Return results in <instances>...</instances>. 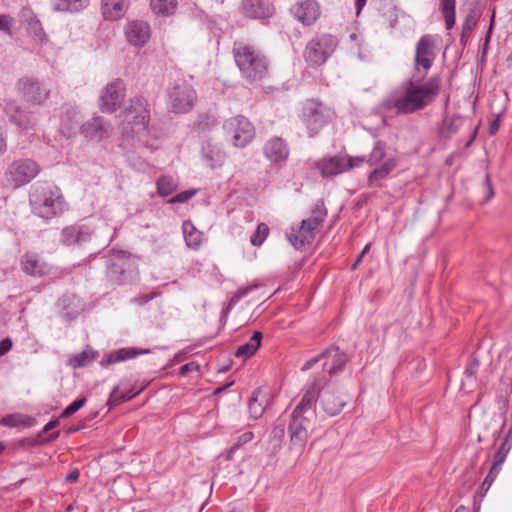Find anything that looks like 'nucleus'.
I'll return each instance as SVG.
<instances>
[{
  "label": "nucleus",
  "instance_id": "15",
  "mask_svg": "<svg viewBox=\"0 0 512 512\" xmlns=\"http://www.w3.org/2000/svg\"><path fill=\"white\" fill-rule=\"evenodd\" d=\"M126 95L125 83L121 79H115L105 86L100 94L99 107L103 113H113L117 111Z\"/></svg>",
  "mask_w": 512,
  "mask_h": 512
},
{
  "label": "nucleus",
  "instance_id": "18",
  "mask_svg": "<svg viewBox=\"0 0 512 512\" xmlns=\"http://www.w3.org/2000/svg\"><path fill=\"white\" fill-rule=\"evenodd\" d=\"M124 33L127 41L131 45L142 48L148 43L151 37V28L146 21L133 20L125 25Z\"/></svg>",
  "mask_w": 512,
  "mask_h": 512
},
{
  "label": "nucleus",
  "instance_id": "25",
  "mask_svg": "<svg viewBox=\"0 0 512 512\" xmlns=\"http://www.w3.org/2000/svg\"><path fill=\"white\" fill-rule=\"evenodd\" d=\"M58 305L63 312V316L68 320L77 318L85 309V304L75 294H65L59 301Z\"/></svg>",
  "mask_w": 512,
  "mask_h": 512
},
{
  "label": "nucleus",
  "instance_id": "29",
  "mask_svg": "<svg viewBox=\"0 0 512 512\" xmlns=\"http://www.w3.org/2000/svg\"><path fill=\"white\" fill-rule=\"evenodd\" d=\"M150 353L149 349H137V348H121L114 351L104 357L101 361L102 366L112 365L121 361L133 359L138 355H144Z\"/></svg>",
  "mask_w": 512,
  "mask_h": 512
},
{
  "label": "nucleus",
  "instance_id": "21",
  "mask_svg": "<svg viewBox=\"0 0 512 512\" xmlns=\"http://www.w3.org/2000/svg\"><path fill=\"white\" fill-rule=\"evenodd\" d=\"M22 270L31 276L42 277L51 271V266L36 253L28 252L21 258Z\"/></svg>",
  "mask_w": 512,
  "mask_h": 512
},
{
  "label": "nucleus",
  "instance_id": "59",
  "mask_svg": "<svg viewBox=\"0 0 512 512\" xmlns=\"http://www.w3.org/2000/svg\"><path fill=\"white\" fill-rule=\"evenodd\" d=\"M12 348V341L10 338H5L0 341V356L6 354Z\"/></svg>",
  "mask_w": 512,
  "mask_h": 512
},
{
  "label": "nucleus",
  "instance_id": "28",
  "mask_svg": "<svg viewBox=\"0 0 512 512\" xmlns=\"http://www.w3.org/2000/svg\"><path fill=\"white\" fill-rule=\"evenodd\" d=\"M129 7V0H101V10L106 20L121 19Z\"/></svg>",
  "mask_w": 512,
  "mask_h": 512
},
{
  "label": "nucleus",
  "instance_id": "7",
  "mask_svg": "<svg viewBox=\"0 0 512 512\" xmlns=\"http://www.w3.org/2000/svg\"><path fill=\"white\" fill-rule=\"evenodd\" d=\"M334 117V111L315 99H308L302 104L301 121L306 126L309 136L313 137Z\"/></svg>",
  "mask_w": 512,
  "mask_h": 512
},
{
  "label": "nucleus",
  "instance_id": "19",
  "mask_svg": "<svg viewBox=\"0 0 512 512\" xmlns=\"http://www.w3.org/2000/svg\"><path fill=\"white\" fill-rule=\"evenodd\" d=\"M81 134L90 141H102L110 136V124L100 116H94L80 127Z\"/></svg>",
  "mask_w": 512,
  "mask_h": 512
},
{
  "label": "nucleus",
  "instance_id": "61",
  "mask_svg": "<svg viewBox=\"0 0 512 512\" xmlns=\"http://www.w3.org/2000/svg\"><path fill=\"white\" fill-rule=\"evenodd\" d=\"M370 246H371V244H370V243H368L367 245H365V247L363 248V250L361 251V253L358 255V257H357V259H356L355 263L353 264V266H352V270H354V269L359 265V263L362 261L363 256H364V255L369 251Z\"/></svg>",
  "mask_w": 512,
  "mask_h": 512
},
{
  "label": "nucleus",
  "instance_id": "51",
  "mask_svg": "<svg viewBox=\"0 0 512 512\" xmlns=\"http://www.w3.org/2000/svg\"><path fill=\"white\" fill-rule=\"evenodd\" d=\"M86 403V398H80L69 404L61 413V417L66 418L81 409Z\"/></svg>",
  "mask_w": 512,
  "mask_h": 512
},
{
  "label": "nucleus",
  "instance_id": "24",
  "mask_svg": "<svg viewBox=\"0 0 512 512\" xmlns=\"http://www.w3.org/2000/svg\"><path fill=\"white\" fill-rule=\"evenodd\" d=\"M324 367L326 371L334 376L342 371L347 362V356L338 348L331 347L323 352Z\"/></svg>",
  "mask_w": 512,
  "mask_h": 512
},
{
  "label": "nucleus",
  "instance_id": "39",
  "mask_svg": "<svg viewBox=\"0 0 512 512\" xmlns=\"http://www.w3.org/2000/svg\"><path fill=\"white\" fill-rule=\"evenodd\" d=\"M327 216V209L325 207L324 201L319 200L315 204L311 216L308 219H305L307 221V224H311L316 229L322 225L325 218Z\"/></svg>",
  "mask_w": 512,
  "mask_h": 512
},
{
  "label": "nucleus",
  "instance_id": "49",
  "mask_svg": "<svg viewBox=\"0 0 512 512\" xmlns=\"http://www.w3.org/2000/svg\"><path fill=\"white\" fill-rule=\"evenodd\" d=\"M343 158H344L345 172L349 171V170H351V169H353L355 167H359L364 162L367 163V157L366 156H355V157L343 156Z\"/></svg>",
  "mask_w": 512,
  "mask_h": 512
},
{
  "label": "nucleus",
  "instance_id": "3",
  "mask_svg": "<svg viewBox=\"0 0 512 512\" xmlns=\"http://www.w3.org/2000/svg\"><path fill=\"white\" fill-rule=\"evenodd\" d=\"M232 54L241 76L247 81L255 82L267 76L268 60L256 46L238 41L233 45Z\"/></svg>",
  "mask_w": 512,
  "mask_h": 512
},
{
  "label": "nucleus",
  "instance_id": "58",
  "mask_svg": "<svg viewBox=\"0 0 512 512\" xmlns=\"http://www.w3.org/2000/svg\"><path fill=\"white\" fill-rule=\"evenodd\" d=\"M321 360H323V352L321 354L317 355L316 357H313L310 360L306 361L303 364L301 371L310 370L316 363H318Z\"/></svg>",
  "mask_w": 512,
  "mask_h": 512
},
{
  "label": "nucleus",
  "instance_id": "45",
  "mask_svg": "<svg viewBox=\"0 0 512 512\" xmlns=\"http://www.w3.org/2000/svg\"><path fill=\"white\" fill-rule=\"evenodd\" d=\"M137 393H132L130 391L123 392L119 387H115L110 394V398L108 404L117 405L121 402L127 401L133 398Z\"/></svg>",
  "mask_w": 512,
  "mask_h": 512
},
{
  "label": "nucleus",
  "instance_id": "48",
  "mask_svg": "<svg viewBox=\"0 0 512 512\" xmlns=\"http://www.w3.org/2000/svg\"><path fill=\"white\" fill-rule=\"evenodd\" d=\"M285 436V425L278 424L275 425L270 433V442L274 444L275 447H279L282 443Z\"/></svg>",
  "mask_w": 512,
  "mask_h": 512
},
{
  "label": "nucleus",
  "instance_id": "20",
  "mask_svg": "<svg viewBox=\"0 0 512 512\" xmlns=\"http://www.w3.org/2000/svg\"><path fill=\"white\" fill-rule=\"evenodd\" d=\"M265 157L272 163L285 162L289 157V147L280 137L270 138L263 147Z\"/></svg>",
  "mask_w": 512,
  "mask_h": 512
},
{
  "label": "nucleus",
  "instance_id": "10",
  "mask_svg": "<svg viewBox=\"0 0 512 512\" xmlns=\"http://www.w3.org/2000/svg\"><path fill=\"white\" fill-rule=\"evenodd\" d=\"M196 101V91L185 81L175 83L167 91V107L173 113L189 112Z\"/></svg>",
  "mask_w": 512,
  "mask_h": 512
},
{
  "label": "nucleus",
  "instance_id": "26",
  "mask_svg": "<svg viewBox=\"0 0 512 512\" xmlns=\"http://www.w3.org/2000/svg\"><path fill=\"white\" fill-rule=\"evenodd\" d=\"M5 112L20 129H30L35 124L33 115L21 109L15 102L7 103Z\"/></svg>",
  "mask_w": 512,
  "mask_h": 512
},
{
  "label": "nucleus",
  "instance_id": "35",
  "mask_svg": "<svg viewBox=\"0 0 512 512\" xmlns=\"http://www.w3.org/2000/svg\"><path fill=\"white\" fill-rule=\"evenodd\" d=\"M98 357V352L90 347L80 353L72 355L68 359V365L74 369L82 368L93 362Z\"/></svg>",
  "mask_w": 512,
  "mask_h": 512
},
{
  "label": "nucleus",
  "instance_id": "57",
  "mask_svg": "<svg viewBox=\"0 0 512 512\" xmlns=\"http://www.w3.org/2000/svg\"><path fill=\"white\" fill-rule=\"evenodd\" d=\"M478 367H479V361L477 359L471 360L465 370L466 376L474 377L477 373Z\"/></svg>",
  "mask_w": 512,
  "mask_h": 512
},
{
  "label": "nucleus",
  "instance_id": "44",
  "mask_svg": "<svg viewBox=\"0 0 512 512\" xmlns=\"http://www.w3.org/2000/svg\"><path fill=\"white\" fill-rule=\"evenodd\" d=\"M254 438V434L253 432H250V431H247L245 433H243L242 435H240L237 439V441L231 446V448L229 449L228 453H227V456H226V459L227 460H232L233 459V455L234 453L239 449L241 448L242 446H244L245 444L249 443L250 441H252Z\"/></svg>",
  "mask_w": 512,
  "mask_h": 512
},
{
  "label": "nucleus",
  "instance_id": "14",
  "mask_svg": "<svg viewBox=\"0 0 512 512\" xmlns=\"http://www.w3.org/2000/svg\"><path fill=\"white\" fill-rule=\"evenodd\" d=\"M436 58L435 42L431 35H423L417 42L414 58V70L425 77Z\"/></svg>",
  "mask_w": 512,
  "mask_h": 512
},
{
  "label": "nucleus",
  "instance_id": "8",
  "mask_svg": "<svg viewBox=\"0 0 512 512\" xmlns=\"http://www.w3.org/2000/svg\"><path fill=\"white\" fill-rule=\"evenodd\" d=\"M40 172L39 165L32 159H17L8 165L4 173L5 185L11 189L30 183Z\"/></svg>",
  "mask_w": 512,
  "mask_h": 512
},
{
  "label": "nucleus",
  "instance_id": "55",
  "mask_svg": "<svg viewBox=\"0 0 512 512\" xmlns=\"http://www.w3.org/2000/svg\"><path fill=\"white\" fill-rule=\"evenodd\" d=\"M484 188L486 191V196H485L484 201L488 202L494 196V189H493V185H492L491 178H490L489 174H486V176H485Z\"/></svg>",
  "mask_w": 512,
  "mask_h": 512
},
{
  "label": "nucleus",
  "instance_id": "43",
  "mask_svg": "<svg viewBox=\"0 0 512 512\" xmlns=\"http://www.w3.org/2000/svg\"><path fill=\"white\" fill-rule=\"evenodd\" d=\"M27 31L39 43H43L46 40L45 32L38 19L28 21Z\"/></svg>",
  "mask_w": 512,
  "mask_h": 512
},
{
  "label": "nucleus",
  "instance_id": "46",
  "mask_svg": "<svg viewBox=\"0 0 512 512\" xmlns=\"http://www.w3.org/2000/svg\"><path fill=\"white\" fill-rule=\"evenodd\" d=\"M269 228L265 223L258 224L254 234L251 236L250 242L253 246H260L268 236Z\"/></svg>",
  "mask_w": 512,
  "mask_h": 512
},
{
  "label": "nucleus",
  "instance_id": "1",
  "mask_svg": "<svg viewBox=\"0 0 512 512\" xmlns=\"http://www.w3.org/2000/svg\"><path fill=\"white\" fill-rule=\"evenodd\" d=\"M441 80L437 76L425 82L408 80L391 92L382 102L384 110L396 114H412L430 105L439 94Z\"/></svg>",
  "mask_w": 512,
  "mask_h": 512
},
{
  "label": "nucleus",
  "instance_id": "40",
  "mask_svg": "<svg viewBox=\"0 0 512 512\" xmlns=\"http://www.w3.org/2000/svg\"><path fill=\"white\" fill-rule=\"evenodd\" d=\"M455 4L456 0H440V8L447 30L452 29L455 24Z\"/></svg>",
  "mask_w": 512,
  "mask_h": 512
},
{
  "label": "nucleus",
  "instance_id": "53",
  "mask_svg": "<svg viewBox=\"0 0 512 512\" xmlns=\"http://www.w3.org/2000/svg\"><path fill=\"white\" fill-rule=\"evenodd\" d=\"M195 194H196V190L183 191V192L178 193L177 195L173 196L172 198H170L168 202L171 204L185 203L188 200H190Z\"/></svg>",
  "mask_w": 512,
  "mask_h": 512
},
{
  "label": "nucleus",
  "instance_id": "54",
  "mask_svg": "<svg viewBox=\"0 0 512 512\" xmlns=\"http://www.w3.org/2000/svg\"><path fill=\"white\" fill-rule=\"evenodd\" d=\"M12 25H13V19L8 14H1L0 15V31L12 35Z\"/></svg>",
  "mask_w": 512,
  "mask_h": 512
},
{
  "label": "nucleus",
  "instance_id": "52",
  "mask_svg": "<svg viewBox=\"0 0 512 512\" xmlns=\"http://www.w3.org/2000/svg\"><path fill=\"white\" fill-rule=\"evenodd\" d=\"M511 448H512L511 444L506 443L502 440L501 445L499 446L498 450L496 451V453L494 455V459H497L498 463H504Z\"/></svg>",
  "mask_w": 512,
  "mask_h": 512
},
{
  "label": "nucleus",
  "instance_id": "63",
  "mask_svg": "<svg viewBox=\"0 0 512 512\" xmlns=\"http://www.w3.org/2000/svg\"><path fill=\"white\" fill-rule=\"evenodd\" d=\"M59 424V419L58 418H55V419H52L51 421H49L44 427H43V432L46 433L52 429H54L55 427H57Z\"/></svg>",
  "mask_w": 512,
  "mask_h": 512
},
{
  "label": "nucleus",
  "instance_id": "23",
  "mask_svg": "<svg viewBox=\"0 0 512 512\" xmlns=\"http://www.w3.org/2000/svg\"><path fill=\"white\" fill-rule=\"evenodd\" d=\"M315 230V227H313L310 223L307 224L306 220H303L298 228L291 229V231L287 234V238L296 249H300L304 245L312 242L315 236Z\"/></svg>",
  "mask_w": 512,
  "mask_h": 512
},
{
  "label": "nucleus",
  "instance_id": "5",
  "mask_svg": "<svg viewBox=\"0 0 512 512\" xmlns=\"http://www.w3.org/2000/svg\"><path fill=\"white\" fill-rule=\"evenodd\" d=\"M367 164L372 167L368 174V184L370 187H377L379 182L387 178L397 167L398 159L395 155L388 153L387 144L379 140L367 156Z\"/></svg>",
  "mask_w": 512,
  "mask_h": 512
},
{
  "label": "nucleus",
  "instance_id": "34",
  "mask_svg": "<svg viewBox=\"0 0 512 512\" xmlns=\"http://www.w3.org/2000/svg\"><path fill=\"white\" fill-rule=\"evenodd\" d=\"M261 340L262 333L259 331H255L247 343L240 345L237 348L235 356L242 359H247L251 357L259 349L261 345Z\"/></svg>",
  "mask_w": 512,
  "mask_h": 512
},
{
  "label": "nucleus",
  "instance_id": "17",
  "mask_svg": "<svg viewBox=\"0 0 512 512\" xmlns=\"http://www.w3.org/2000/svg\"><path fill=\"white\" fill-rule=\"evenodd\" d=\"M317 380H321L322 384L318 389V393L316 394V397L319 398L320 405L323 409V411L328 416H335L339 414L343 407L346 404V400L343 399L341 396H337L333 390L330 388L323 389L325 386V380L321 377H317L313 380L312 383H314Z\"/></svg>",
  "mask_w": 512,
  "mask_h": 512
},
{
  "label": "nucleus",
  "instance_id": "16",
  "mask_svg": "<svg viewBox=\"0 0 512 512\" xmlns=\"http://www.w3.org/2000/svg\"><path fill=\"white\" fill-rule=\"evenodd\" d=\"M291 16L304 26H311L321 16V8L316 0H299L291 5Z\"/></svg>",
  "mask_w": 512,
  "mask_h": 512
},
{
  "label": "nucleus",
  "instance_id": "42",
  "mask_svg": "<svg viewBox=\"0 0 512 512\" xmlns=\"http://www.w3.org/2000/svg\"><path fill=\"white\" fill-rule=\"evenodd\" d=\"M260 394V390L253 391L251 399L248 404L250 416L255 420L259 419L264 412V406L258 400Z\"/></svg>",
  "mask_w": 512,
  "mask_h": 512
},
{
  "label": "nucleus",
  "instance_id": "12",
  "mask_svg": "<svg viewBox=\"0 0 512 512\" xmlns=\"http://www.w3.org/2000/svg\"><path fill=\"white\" fill-rule=\"evenodd\" d=\"M15 87L19 95L32 105H42L50 97V90L33 76L21 77Z\"/></svg>",
  "mask_w": 512,
  "mask_h": 512
},
{
  "label": "nucleus",
  "instance_id": "47",
  "mask_svg": "<svg viewBox=\"0 0 512 512\" xmlns=\"http://www.w3.org/2000/svg\"><path fill=\"white\" fill-rule=\"evenodd\" d=\"M260 284H251L246 287L238 289L230 298L228 303V309H231L236 305L243 297L247 296L251 291L259 288Z\"/></svg>",
  "mask_w": 512,
  "mask_h": 512
},
{
  "label": "nucleus",
  "instance_id": "56",
  "mask_svg": "<svg viewBox=\"0 0 512 512\" xmlns=\"http://www.w3.org/2000/svg\"><path fill=\"white\" fill-rule=\"evenodd\" d=\"M199 368H200V366L196 362H189L180 367L179 373L181 375H186L189 372L198 371Z\"/></svg>",
  "mask_w": 512,
  "mask_h": 512
},
{
  "label": "nucleus",
  "instance_id": "9",
  "mask_svg": "<svg viewBox=\"0 0 512 512\" xmlns=\"http://www.w3.org/2000/svg\"><path fill=\"white\" fill-rule=\"evenodd\" d=\"M337 47L335 37L323 34L312 38L304 50V59L312 68L323 65L333 54Z\"/></svg>",
  "mask_w": 512,
  "mask_h": 512
},
{
  "label": "nucleus",
  "instance_id": "41",
  "mask_svg": "<svg viewBox=\"0 0 512 512\" xmlns=\"http://www.w3.org/2000/svg\"><path fill=\"white\" fill-rule=\"evenodd\" d=\"M177 188V182L171 176H161L157 180V192L160 196L166 197L172 194Z\"/></svg>",
  "mask_w": 512,
  "mask_h": 512
},
{
  "label": "nucleus",
  "instance_id": "22",
  "mask_svg": "<svg viewBox=\"0 0 512 512\" xmlns=\"http://www.w3.org/2000/svg\"><path fill=\"white\" fill-rule=\"evenodd\" d=\"M316 169L324 178L335 177L345 172L343 156L325 157L315 162Z\"/></svg>",
  "mask_w": 512,
  "mask_h": 512
},
{
  "label": "nucleus",
  "instance_id": "2",
  "mask_svg": "<svg viewBox=\"0 0 512 512\" xmlns=\"http://www.w3.org/2000/svg\"><path fill=\"white\" fill-rule=\"evenodd\" d=\"M321 384L322 381L317 380L309 385L291 415L288 426L290 448L298 454H302L308 440V426L315 415V399Z\"/></svg>",
  "mask_w": 512,
  "mask_h": 512
},
{
  "label": "nucleus",
  "instance_id": "60",
  "mask_svg": "<svg viewBox=\"0 0 512 512\" xmlns=\"http://www.w3.org/2000/svg\"><path fill=\"white\" fill-rule=\"evenodd\" d=\"M21 18L23 19V21L28 25V21L32 20V19H37L33 13V11L28 8V7H25L21 10Z\"/></svg>",
  "mask_w": 512,
  "mask_h": 512
},
{
  "label": "nucleus",
  "instance_id": "36",
  "mask_svg": "<svg viewBox=\"0 0 512 512\" xmlns=\"http://www.w3.org/2000/svg\"><path fill=\"white\" fill-rule=\"evenodd\" d=\"M177 6V0H150V8L157 16L168 17L174 14Z\"/></svg>",
  "mask_w": 512,
  "mask_h": 512
},
{
  "label": "nucleus",
  "instance_id": "37",
  "mask_svg": "<svg viewBox=\"0 0 512 512\" xmlns=\"http://www.w3.org/2000/svg\"><path fill=\"white\" fill-rule=\"evenodd\" d=\"M463 125V118L460 116H453L451 118H446L443 120L440 129H439V135L443 139H449L451 138L455 133L458 132V130Z\"/></svg>",
  "mask_w": 512,
  "mask_h": 512
},
{
  "label": "nucleus",
  "instance_id": "13",
  "mask_svg": "<svg viewBox=\"0 0 512 512\" xmlns=\"http://www.w3.org/2000/svg\"><path fill=\"white\" fill-rule=\"evenodd\" d=\"M124 120L131 125V132L139 134L145 131L150 120L147 102L142 97L131 99L130 105L123 112Z\"/></svg>",
  "mask_w": 512,
  "mask_h": 512
},
{
  "label": "nucleus",
  "instance_id": "62",
  "mask_svg": "<svg viewBox=\"0 0 512 512\" xmlns=\"http://www.w3.org/2000/svg\"><path fill=\"white\" fill-rule=\"evenodd\" d=\"M503 463H498V460L497 459H494L493 461V464L489 470V473L492 474L493 476H498L500 470H501V465Z\"/></svg>",
  "mask_w": 512,
  "mask_h": 512
},
{
  "label": "nucleus",
  "instance_id": "4",
  "mask_svg": "<svg viewBox=\"0 0 512 512\" xmlns=\"http://www.w3.org/2000/svg\"><path fill=\"white\" fill-rule=\"evenodd\" d=\"M29 201L33 212L47 220L61 215L66 209L61 190L47 182L37 183L32 187Z\"/></svg>",
  "mask_w": 512,
  "mask_h": 512
},
{
  "label": "nucleus",
  "instance_id": "33",
  "mask_svg": "<svg viewBox=\"0 0 512 512\" xmlns=\"http://www.w3.org/2000/svg\"><path fill=\"white\" fill-rule=\"evenodd\" d=\"M0 424L9 428H30L36 425V419L26 414L14 413L3 417Z\"/></svg>",
  "mask_w": 512,
  "mask_h": 512
},
{
  "label": "nucleus",
  "instance_id": "27",
  "mask_svg": "<svg viewBox=\"0 0 512 512\" xmlns=\"http://www.w3.org/2000/svg\"><path fill=\"white\" fill-rule=\"evenodd\" d=\"M202 157L210 168H216L223 165L226 154L221 145L207 141L202 146Z\"/></svg>",
  "mask_w": 512,
  "mask_h": 512
},
{
  "label": "nucleus",
  "instance_id": "11",
  "mask_svg": "<svg viewBox=\"0 0 512 512\" xmlns=\"http://www.w3.org/2000/svg\"><path fill=\"white\" fill-rule=\"evenodd\" d=\"M223 129L232 144L238 148L246 147L255 137L253 124L242 115L227 119L223 124Z\"/></svg>",
  "mask_w": 512,
  "mask_h": 512
},
{
  "label": "nucleus",
  "instance_id": "32",
  "mask_svg": "<svg viewBox=\"0 0 512 512\" xmlns=\"http://www.w3.org/2000/svg\"><path fill=\"white\" fill-rule=\"evenodd\" d=\"M182 232L187 247L193 250L199 249L203 243L204 234L191 221L186 220L183 222Z\"/></svg>",
  "mask_w": 512,
  "mask_h": 512
},
{
  "label": "nucleus",
  "instance_id": "50",
  "mask_svg": "<svg viewBox=\"0 0 512 512\" xmlns=\"http://www.w3.org/2000/svg\"><path fill=\"white\" fill-rule=\"evenodd\" d=\"M478 22V15L471 12L467 15L465 22L462 25V38L465 35H468L471 33V31L475 28L476 24Z\"/></svg>",
  "mask_w": 512,
  "mask_h": 512
},
{
  "label": "nucleus",
  "instance_id": "30",
  "mask_svg": "<svg viewBox=\"0 0 512 512\" xmlns=\"http://www.w3.org/2000/svg\"><path fill=\"white\" fill-rule=\"evenodd\" d=\"M243 13L250 18H266L272 10L265 0H243Z\"/></svg>",
  "mask_w": 512,
  "mask_h": 512
},
{
  "label": "nucleus",
  "instance_id": "64",
  "mask_svg": "<svg viewBox=\"0 0 512 512\" xmlns=\"http://www.w3.org/2000/svg\"><path fill=\"white\" fill-rule=\"evenodd\" d=\"M155 294H145L137 298V302L141 305L148 303L154 298Z\"/></svg>",
  "mask_w": 512,
  "mask_h": 512
},
{
  "label": "nucleus",
  "instance_id": "31",
  "mask_svg": "<svg viewBox=\"0 0 512 512\" xmlns=\"http://www.w3.org/2000/svg\"><path fill=\"white\" fill-rule=\"evenodd\" d=\"M89 233L81 226H68L61 232V243L66 246L81 244L89 239Z\"/></svg>",
  "mask_w": 512,
  "mask_h": 512
},
{
  "label": "nucleus",
  "instance_id": "38",
  "mask_svg": "<svg viewBox=\"0 0 512 512\" xmlns=\"http://www.w3.org/2000/svg\"><path fill=\"white\" fill-rule=\"evenodd\" d=\"M90 0H54V9L61 12H79L89 5Z\"/></svg>",
  "mask_w": 512,
  "mask_h": 512
},
{
  "label": "nucleus",
  "instance_id": "6",
  "mask_svg": "<svg viewBox=\"0 0 512 512\" xmlns=\"http://www.w3.org/2000/svg\"><path fill=\"white\" fill-rule=\"evenodd\" d=\"M107 275L112 282L118 285L132 282L138 276V264L135 257L124 251L114 252L108 262Z\"/></svg>",
  "mask_w": 512,
  "mask_h": 512
}]
</instances>
